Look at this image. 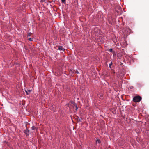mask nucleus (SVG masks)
<instances>
[{
  "label": "nucleus",
  "instance_id": "obj_1",
  "mask_svg": "<svg viewBox=\"0 0 149 149\" xmlns=\"http://www.w3.org/2000/svg\"><path fill=\"white\" fill-rule=\"evenodd\" d=\"M141 99V97L140 96H135L133 98V101L135 102H138L140 101Z\"/></svg>",
  "mask_w": 149,
  "mask_h": 149
},
{
  "label": "nucleus",
  "instance_id": "obj_2",
  "mask_svg": "<svg viewBox=\"0 0 149 149\" xmlns=\"http://www.w3.org/2000/svg\"><path fill=\"white\" fill-rule=\"evenodd\" d=\"M124 141L123 140H120L119 141V145L120 146L123 145L125 142H124Z\"/></svg>",
  "mask_w": 149,
  "mask_h": 149
},
{
  "label": "nucleus",
  "instance_id": "obj_3",
  "mask_svg": "<svg viewBox=\"0 0 149 149\" xmlns=\"http://www.w3.org/2000/svg\"><path fill=\"white\" fill-rule=\"evenodd\" d=\"M29 130L28 129H26V130H25L24 131V132L25 133V134L27 135V136H28L29 135V134H28V133H29Z\"/></svg>",
  "mask_w": 149,
  "mask_h": 149
},
{
  "label": "nucleus",
  "instance_id": "obj_4",
  "mask_svg": "<svg viewBox=\"0 0 149 149\" xmlns=\"http://www.w3.org/2000/svg\"><path fill=\"white\" fill-rule=\"evenodd\" d=\"M58 49L59 50H61L63 51H64L65 50V49L63 48V47L61 46H60L59 47Z\"/></svg>",
  "mask_w": 149,
  "mask_h": 149
},
{
  "label": "nucleus",
  "instance_id": "obj_5",
  "mask_svg": "<svg viewBox=\"0 0 149 149\" xmlns=\"http://www.w3.org/2000/svg\"><path fill=\"white\" fill-rule=\"evenodd\" d=\"M25 91L26 92V94L27 95L29 94L28 93L30 92L31 91V90H25Z\"/></svg>",
  "mask_w": 149,
  "mask_h": 149
},
{
  "label": "nucleus",
  "instance_id": "obj_6",
  "mask_svg": "<svg viewBox=\"0 0 149 149\" xmlns=\"http://www.w3.org/2000/svg\"><path fill=\"white\" fill-rule=\"evenodd\" d=\"M32 35V33H29L28 35L27 36V38L29 37V36H31V35Z\"/></svg>",
  "mask_w": 149,
  "mask_h": 149
},
{
  "label": "nucleus",
  "instance_id": "obj_7",
  "mask_svg": "<svg viewBox=\"0 0 149 149\" xmlns=\"http://www.w3.org/2000/svg\"><path fill=\"white\" fill-rule=\"evenodd\" d=\"M28 40H30L31 41H32L33 40V38H31L28 37Z\"/></svg>",
  "mask_w": 149,
  "mask_h": 149
},
{
  "label": "nucleus",
  "instance_id": "obj_8",
  "mask_svg": "<svg viewBox=\"0 0 149 149\" xmlns=\"http://www.w3.org/2000/svg\"><path fill=\"white\" fill-rule=\"evenodd\" d=\"M100 140L97 139L96 141V142L97 143H100Z\"/></svg>",
  "mask_w": 149,
  "mask_h": 149
},
{
  "label": "nucleus",
  "instance_id": "obj_9",
  "mask_svg": "<svg viewBox=\"0 0 149 149\" xmlns=\"http://www.w3.org/2000/svg\"><path fill=\"white\" fill-rule=\"evenodd\" d=\"M74 106H75V107H76V109H75V110H76V111H77L78 108V107L77 106V105L76 104H74Z\"/></svg>",
  "mask_w": 149,
  "mask_h": 149
},
{
  "label": "nucleus",
  "instance_id": "obj_10",
  "mask_svg": "<svg viewBox=\"0 0 149 149\" xmlns=\"http://www.w3.org/2000/svg\"><path fill=\"white\" fill-rule=\"evenodd\" d=\"M31 128L32 130H34L36 128V127L34 126H33Z\"/></svg>",
  "mask_w": 149,
  "mask_h": 149
},
{
  "label": "nucleus",
  "instance_id": "obj_11",
  "mask_svg": "<svg viewBox=\"0 0 149 149\" xmlns=\"http://www.w3.org/2000/svg\"><path fill=\"white\" fill-rule=\"evenodd\" d=\"M99 97H103V95H101V94H100H100H99L98 95Z\"/></svg>",
  "mask_w": 149,
  "mask_h": 149
},
{
  "label": "nucleus",
  "instance_id": "obj_12",
  "mask_svg": "<svg viewBox=\"0 0 149 149\" xmlns=\"http://www.w3.org/2000/svg\"><path fill=\"white\" fill-rule=\"evenodd\" d=\"M109 51L110 52H112L113 51L112 49L111 48L110 49H109Z\"/></svg>",
  "mask_w": 149,
  "mask_h": 149
},
{
  "label": "nucleus",
  "instance_id": "obj_13",
  "mask_svg": "<svg viewBox=\"0 0 149 149\" xmlns=\"http://www.w3.org/2000/svg\"><path fill=\"white\" fill-rule=\"evenodd\" d=\"M65 1V0H61V2L62 3H64Z\"/></svg>",
  "mask_w": 149,
  "mask_h": 149
},
{
  "label": "nucleus",
  "instance_id": "obj_14",
  "mask_svg": "<svg viewBox=\"0 0 149 149\" xmlns=\"http://www.w3.org/2000/svg\"><path fill=\"white\" fill-rule=\"evenodd\" d=\"M112 62H111V63L110 64H109V67H111V65H112Z\"/></svg>",
  "mask_w": 149,
  "mask_h": 149
},
{
  "label": "nucleus",
  "instance_id": "obj_15",
  "mask_svg": "<svg viewBox=\"0 0 149 149\" xmlns=\"http://www.w3.org/2000/svg\"><path fill=\"white\" fill-rule=\"evenodd\" d=\"M53 111H55V109H54L53 110Z\"/></svg>",
  "mask_w": 149,
  "mask_h": 149
}]
</instances>
